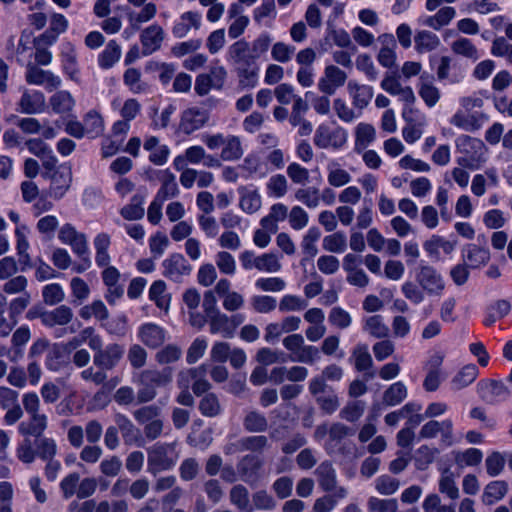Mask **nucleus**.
Masks as SVG:
<instances>
[{"instance_id": "7ed1b4c3", "label": "nucleus", "mask_w": 512, "mask_h": 512, "mask_svg": "<svg viewBox=\"0 0 512 512\" xmlns=\"http://www.w3.org/2000/svg\"><path fill=\"white\" fill-rule=\"evenodd\" d=\"M179 459L177 443L157 442L147 449V471L152 475L171 470Z\"/></svg>"}, {"instance_id": "69168bd1", "label": "nucleus", "mask_w": 512, "mask_h": 512, "mask_svg": "<svg viewBox=\"0 0 512 512\" xmlns=\"http://www.w3.org/2000/svg\"><path fill=\"white\" fill-rule=\"evenodd\" d=\"M182 356V350L175 344H168L159 350L155 355V360L161 364L166 365L178 361Z\"/></svg>"}, {"instance_id": "f3484780", "label": "nucleus", "mask_w": 512, "mask_h": 512, "mask_svg": "<svg viewBox=\"0 0 512 512\" xmlns=\"http://www.w3.org/2000/svg\"><path fill=\"white\" fill-rule=\"evenodd\" d=\"M143 148L149 153L148 159L154 165L163 166L168 162L170 148L166 144H162L157 136H146Z\"/></svg>"}, {"instance_id": "4468645a", "label": "nucleus", "mask_w": 512, "mask_h": 512, "mask_svg": "<svg viewBox=\"0 0 512 512\" xmlns=\"http://www.w3.org/2000/svg\"><path fill=\"white\" fill-rule=\"evenodd\" d=\"M381 88L392 96H397L404 105L414 104L416 96L410 86H403L393 74H386L381 81Z\"/></svg>"}, {"instance_id": "72a5a7b5", "label": "nucleus", "mask_w": 512, "mask_h": 512, "mask_svg": "<svg viewBox=\"0 0 512 512\" xmlns=\"http://www.w3.org/2000/svg\"><path fill=\"white\" fill-rule=\"evenodd\" d=\"M262 466V461L258 456L247 454L237 463V471L240 478L248 482L252 479Z\"/></svg>"}, {"instance_id": "0eeeda50", "label": "nucleus", "mask_w": 512, "mask_h": 512, "mask_svg": "<svg viewBox=\"0 0 512 512\" xmlns=\"http://www.w3.org/2000/svg\"><path fill=\"white\" fill-rule=\"evenodd\" d=\"M121 273L113 265L102 268L101 279L106 287L105 299L114 305L124 295V286L121 283Z\"/></svg>"}, {"instance_id": "bf43d9fd", "label": "nucleus", "mask_w": 512, "mask_h": 512, "mask_svg": "<svg viewBox=\"0 0 512 512\" xmlns=\"http://www.w3.org/2000/svg\"><path fill=\"white\" fill-rule=\"evenodd\" d=\"M72 302L80 305L90 295V287L85 280L74 277L70 281Z\"/></svg>"}, {"instance_id": "e433bc0d", "label": "nucleus", "mask_w": 512, "mask_h": 512, "mask_svg": "<svg viewBox=\"0 0 512 512\" xmlns=\"http://www.w3.org/2000/svg\"><path fill=\"white\" fill-rule=\"evenodd\" d=\"M363 331L374 338L384 339L389 335V327L381 315H372L363 319Z\"/></svg>"}, {"instance_id": "2f4dec72", "label": "nucleus", "mask_w": 512, "mask_h": 512, "mask_svg": "<svg viewBox=\"0 0 512 512\" xmlns=\"http://www.w3.org/2000/svg\"><path fill=\"white\" fill-rule=\"evenodd\" d=\"M478 374L479 370L475 364L465 365L451 379V388L455 391H459L468 387L476 380Z\"/></svg>"}, {"instance_id": "680f3d73", "label": "nucleus", "mask_w": 512, "mask_h": 512, "mask_svg": "<svg viewBox=\"0 0 512 512\" xmlns=\"http://www.w3.org/2000/svg\"><path fill=\"white\" fill-rule=\"evenodd\" d=\"M231 504L236 506L240 510H247L250 505L249 491L241 485H235L231 488L229 493Z\"/></svg>"}, {"instance_id": "20e7f679", "label": "nucleus", "mask_w": 512, "mask_h": 512, "mask_svg": "<svg viewBox=\"0 0 512 512\" xmlns=\"http://www.w3.org/2000/svg\"><path fill=\"white\" fill-rule=\"evenodd\" d=\"M314 144L320 149L341 150L348 141V131L338 125L320 124L313 137Z\"/></svg>"}, {"instance_id": "6e6d98bb", "label": "nucleus", "mask_w": 512, "mask_h": 512, "mask_svg": "<svg viewBox=\"0 0 512 512\" xmlns=\"http://www.w3.org/2000/svg\"><path fill=\"white\" fill-rule=\"evenodd\" d=\"M321 237V231L318 227H310L302 238L301 248L303 253L309 257H315L318 254L317 242Z\"/></svg>"}, {"instance_id": "864d4df0", "label": "nucleus", "mask_w": 512, "mask_h": 512, "mask_svg": "<svg viewBox=\"0 0 512 512\" xmlns=\"http://www.w3.org/2000/svg\"><path fill=\"white\" fill-rule=\"evenodd\" d=\"M351 360L358 371H365L372 367L373 360L366 344H357L352 351Z\"/></svg>"}, {"instance_id": "0e129e2a", "label": "nucleus", "mask_w": 512, "mask_h": 512, "mask_svg": "<svg viewBox=\"0 0 512 512\" xmlns=\"http://www.w3.org/2000/svg\"><path fill=\"white\" fill-rule=\"evenodd\" d=\"M281 269L278 255L275 253H264L257 257V270L266 273H276Z\"/></svg>"}, {"instance_id": "c03bdc74", "label": "nucleus", "mask_w": 512, "mask_h": 512, "mask_svg": "<svg viewBox=\"0 0 512 512\" xmlns=\"http://www.w3.org/2000/svg\"><path fill=\"white\" fill-rule=\"evenodd\" d=\"M327 181L332 187H342L351 181L350 173L336 161L327 165Z\"/></svg>"}, {"instance_id": "f8f14e48", "label": "nucleus", "mask_w": 512, "mask_h": 512, "mask_svg": "<svg viewBox=\"0 0 512 512\" xmlns=\"http://www.w3.org/2000/svg\"><path fill=\"white\" fill-rule=\"evenodd\" d=\"M139 38L142 45V54L148 56L160 49L165 38V32L158 23H153L141 31Z\"/></svg>"}, {"instance_id": "bb28decb", "label": "nucleus", "mask_w": 512, "mask_h": 512, "mask_svg": "<svg viewBox=\"0 0 512 512\" xmlns=\"http://www.w3.org/2000/svg\"><path fill=\"white\" fill-rule=\"evenodd\" d=\"M20 112L37 114L45 107L44 95L39 91H24L19 101Z\"/></svg>"}, {"instance_id": "a211bd4d", "label": "nucleus", "mask_w": 512, "mask_h": 512, "mask_svg": "<svg viewBox=\"0 0 512 512\" xmlns=\"http://www.w3.org/2000/svg\"><path fill=\"white\" fill-rule=\"evenodd\" d=\"M477 392L482 399L488 402L504 400L510 394L507 386L497 380H481L477 384Z\"/></svg>"}, {"instance_id": "b1692460", "label": "nucleus", "mask_w": 512, "mask_h": 512, "mask_svg": "<svg viewBox=\"0 0 512 512\" xmlns=\"http://www.w3.org/2000/svg\"><path fill=\"white\" fill-rule=\"evenodd\" d=\"M347 89L352 98L354 107L360 110L368 106L374 95L371 86L359 84L356 81H349Z\"/></svg>"}, {"instance_id": "393cba45", "label": "nucleus", "mask_w": 512, "mask_h": 512, "mask_svg": "<svg viewBox=\"0 0 512 512\" xmlns=\"http://www.w3.org/2000/svg\"><path fill=\"white\" fill-rule=\"evenodd\" d=\"M110 244L111 237L104 232L97 234L93 240L95 263L99 268L111 266V256L109 254Z\"/></svg>"}, {"instance_id": "a18cd8bd", "label": "nucleus", "mask_w": 512, "mask_h": 512, "mask_svg": "<svg viewBox=\"0 0 512 512\" xmlns=\"http://www.w3.org/2000/svg\"><path fill=\"white\" fill-rule=\"evenodd\" d=\"M408 395L406 385L402 381L391 384L383 394V402L387 406H396L403 402Z\"/></svg>"}, {"instance_id": "4be33fe9", "label": "nucleus", "mask_w": 512, "mask_h": 512, "mask_svg": "<svg viewBox=\"0 0 512 512\" xmlns=\"http://www.w3.org/2000/svg\"><path fill=\"white\" fill-rule=\"evenodd\" d=\"M124 355V347L119 344H111L105 350L99 351L94 356V363L103 369L115 367Z\"/></svg>"}, {"instance_id": "4d7b16f0", "label": "nucleus", "mask_w": 512, "mask_h": 512, "mask_svg": "<svg viewBox=\"0 0 512 512\" xmlns=\"http://www.w3.org/2000/svg\"><path fill=\"white\" fill-rule=\"evenodd\" d=\"M266 189L270 197L282 198L288 191V181L282 174L273 175L267 181Z\"/></svg>"}, {"instance_id": "aec40b11", "label": "nucleus", "mask_w": 512, "mask_h": 512, "mask_svg": "<svg viewBox=\"0 0 512 512\" xmlns=\"http://www.w3.org/2000/svg\"><path fill=\"white\" fill-rule=\"evenodd\" d=\"M418 94L427 107H434L441 98L440 89L434 84L433 77L427 73L421 74L417 84Z\"/></svg>"}, {"instance_id": "37998d69", "label": "nucleus", "mask_w": 512, "mask_h": 512, "mask_svg": "<svg viewBox=\"0 0 512 512\" xmlns=\"http://www.w3.org/2000/svg\"><path fill=\"white\" fill-rule=\"evenodd\" d=\"M319 485L324 491H332L337 484L336 471L330 462L321 463L316 469Z\"/></svg>"}, {"instance_id": "dca6fc26", "label": "nucleus", "mask_w": 512, "mask_h": 512, "mask_svg": "<svg viewBox=\"0 0 512 512\" xmlns=\"http://www.w3.org/2000/svg\"><path fill=\"white\" fill-rule=\"evenodd\" d=\"M209 120L207 110L199 107H190L181 114L180 129L185 134H191L202 128Z\"/></svg>"}, {"instance_id": "2eb2a0df", "label": "nucleus", "mask_w": 512, "mask_h": 512, "mask_svg": "<svg viewBox=\"0 0 512 512\" xmlns=\"http://www.w3.org/2000/svg\"><path fill=\"white\" fill-rule=\"evenodd\" d=\"M239 195L238 206L245 214H255L262 207V196L253 185H242L237 189Z\"/></svg>"}, {"instance_id": "cd10ccee", "label": "nucleus", "mask_w": 512, "mask_h": 512, "mask_svg": "<svg viewBox=\"0 0 512 512\" xmlns=\"http://www.w3.org/2000/svg\"><path fill=\"white\" fill-rule=\"evenodd\" d=\"M423 248L429 257L434 260H439L441 258L440 250L448 255L455 249V244L446 240L442 236L432 235L428 240L424 242Z\"/></svg>"}, {"instance_id": "f704fd0d", "label": "nucleus", "mask_w": 512, "mask_h": 512, "mask_svg": "<svg viewBox=\"0 0 512 512\" xmlns=\"http://www.w3.org/2000/svg\"><path fill=\"white\" fill-rule=\"evenodd\" d=\"M451 51L461 57H464L472 62H476L481 58V53L474 43L464 37H460L451 43Z\"/></svg>"}, {"instance_id": "412c9836", "label": "nucleus", "mask_w": 512, "mask_h": 512, "mask_svg": "<svg viewBox=\"0 0 512 512\" xmlns=\"http://www.w3.org/2000/svg\"><path fill=\"white\" fill-rule=\"evenodd\" d=\"M157 14V6L150 2L140 7L139 11L133 9L126 10V18L129 27L135 32L140 30L144 23L151 21Z\"/></svg>"}, {"instance_id": "f03ea898", "label": "nucleus", "mask_w": 512, "mask_h": 512, "mask_svg": "<svg viewBox=\"0 0 512 512\" xmlns=\"http://www.w3.org/2000/svg\"><path fill=\"white\" fill-rule=\"evenodd\" d=\"M455 145L462 154L457 159L460 166L477 170L487 161L488 149L482 140L469 135H460L455 140Z\"/></svg>"}, {"instance_id": "c85d7f7f", "label": "nucleus", "mask_w": 512, "mask_h": 512, "mask_svg": "<svg viewBox=\"0 0 512 512\" xmlns=\"http://www.w3.org/2000/svg\"><path fill=\"white\" fill-rule=\"evenodd\" d=\"M173 370L166 367L162 370L147 369L139 374L140 383H150L155 388L168 385L172 381Z\"/></svg>"}, {"instance_id": "3c124183", "label": "nucleus", "mask_w": 512, "mask_h": 512, "mask_svg": "<svg viewBox=\"0 0 512 512\" xmlns=\"http://www.w3.org/2000/svg\"><path fill=\"white\" fill-rule=\"evenodd\" d=\"M439 491L451 500H456L460 496L455 476L449 469H445L440 476Z\"/></svg>"}, {"instance_id": "338daca9", "label": "nucleus", "mask_w": 512, "mask_h": 512, "mask_svg": "<svg viewBox=\"0 0 512 512\" xmlns=\"http://www.w3.org/2000/svg\"><path fill=\"white\" fill-rule=\"evenodd\" d=\"M315 401L320 409L328 415L333 414L340 406L338 395L333 390H329L327 393L317 396Z\"/></svg>"}, {"instance_id": "f257e3e1", "label": "nucleus", "mask_w": 512, "mask_h": 512, "mask_svg": "<svg viewBox=\"0 0 512 512\" xmlns=\"http://www.w3.org/2000/svg\"><path fill=\"white\" fill-rule=\"evenodd\" d=\"M66 245L78 257V261L73 262L72 258L66 253V268L70 267L74 273L87 271L92 262L86 235L77 231L75 227L66 224Z\"/></svg>"}, {"instance_id": "09e8293b", "label": "nucleus", "mask_w": 512, "mask_h": 512, "mask_svg": "<svg viewBox=\"0 0 512 512\" xmlns=\"http://www.w3.org/2000/svg\"><path fill=\"white\" fill-rule=\"evenodd\" d=\"M166 292V284L162 280L152 283L149 289V299L153 301L159 309L168 311L170 297Z\"/></svg>"}, {"instance_id": "603ef678", "label": "nucleus", "mask_w": 512, "mask_h": 512, "mask_svg": "<svg viewBox=\"0 0 512 512\" xmlns=\"http://www.w3.org/2000/svg\"><path fill=\"white\" fill-rule=\"evenodd\" d=\"M295 199L310 209H315L320 204V191L318 188L309 186L296 190Z\"/></svg>"}, {"instance_id": "49530a36", "label": "nucleus", "mask_w": 512, "mask_h": 512, "mask_svg": "<svg viewBox=\"0 0 512 512\" xmlns=\"http://www.w3.org/2000/svg\"><path fill=\"white\" fill-rule=\"evenodd\" d=\"M123 82L133 94H141L147 91V84L142 81L141 71L131 67L125 70Z\"/></svg>"}, {"instance_id": "8fccbe9b", "label": "nucleus", "mask_w": 512, "mask_h": 512, "mask_svg": "<svg viewBox=\"0 0 512 512\" xmlns=\"http://www.w3.org/2000/svg\"><path fill=\"white\" fill-rule=\"evenodd\" d=\"M322 247L330 253H343L347 249V237L342 231L334 232L323 238Z\"/></svg>"}, {"instance_id": "13d9d810", "label": "nucleus", "mask_w": 512, "mask_h": 512, "mask_svg": "<svg viewBox=\"0 0 512 512\" xmlns=\"http://www.w3.org/2000/svg\"><path fill=\"white\" fill-rule=\"evenodd\" d=\"M451 59L448 56H442L436 71L439 81L447 82L448 84L460 83L463 79L462 74H450Z\"/></svg>"}, {"instance_id": "5fc2aeb1", "label": "nucleus", "mask_w": 512, "mask_h": 512, "mask_svg": "<svg viewBox=\"0 0 512 512\" xmlns=\"http://www.w3.org/2000/svg\"><path fill=\"white\" fill-rule=\"evenodd\" d=\"M482 458L483 453L477 448H468L454 453L455 463L462 468L465 466H476L481 463Z\"/></svg>"}, {"instance_id": "c9c22d12", "label": "nucleus", "mask_w": 512, "mask_h": 512, "mask_svg": "<svg viewBox=\"0 0 512 512\" xmlns=\"http://www.w3.org/2000/svg\"><path fill=\"white\" fill-rule=\"evenodd\" d=\"M146 199L145 193H137L132 198L129 204L121 208V216L129 221L139 220L144 214V203Z\"/></svg>"}, {"instance_id": "39448f33", "label": "nucleus", "mask_w": 512, "mask_h": 512, "mask_svg": "<svg viewBox=\"0 0 512 512\" xmlns=\"http://www.w3.org/2000/svg\"><path fill=\"white\" fill-rule=\"evenodd\" d=\"M416 281L429 296H441L446 286L442 274L430 265L419 266L416 273Z\"/></svg>"}, {"instance_id": "9b49d317", "label": "nucleus", "mask_w": 512, "mask_h": 512, "mask_svg": "<svg viewBox=\"0 0 512 512\" xmlns=\"http://www.w3.org/2000/svg\"><path fill=\"white\" fill-rule=\"evenodd\" d=\"M163 276L174 281L180 282L184 276L191 272V266L182 254L174 253L162 262Z\"/></svg>"}, {"instance_id": "79ce46f5", "label": "nucleus", "mask_w": 512, "mask_h": 512, "mask_svg": "<svg viewBox=\"0 0 512 512\" xmlns=\"http://www.w3.org/2000/svg\"><path fill=\"white\" fill-rule=\"evenodd\" d=\"M507 491L508 485L505 481H492L486 485L482 495V501L486 505H492L501 500L506 495Z\"/></svg>"}, {"instance_id": "7c9ffc66", "label": "nucleus", "mask_w": 512, "mask_h": 512, "mask_svg": "<svg viewBox=\"0 0 512 512\" xmlns=\"http://www.w3.org/2000/svg\"><path fill=\"white\" fill-rule=\"evenodd\" d=\"M122 48L115 40H110L103 51L98 55L97 62L101 69H110L119 62Z\"/></svg>"}, {"instance_id": "6ab92c4d", "label": "nucleus", "mask_w": 512, "mask_h": 512, "mask_svg": "<svg viewBox=\"0 0 512 512\" xmlns=\"http://www.w3.org/2000/svg\"><path fill=\"white\" fill-rule=\"evenodd\" d=\"M202 25V15L196 11L182 13L174 22L172 34L176 38L186 37L191 30H199Z\"/></svg>"}, {"instance_id": "473e14b6", "label": "nucleus", "mask_w": 512, "mask_h": 512, "mask_svg": "<svg viewBox=\"0 0 512 512\" xmlns=\"http://www.w3.org/2000/svg\"><path fill=\"white\" fill-rule=\"evenodd\" d=\"M456 16L455 8L451 6L442 7L436 14L427 16L422 20V24L436 31L447 26Z\"/></svg>"}, {"instance_id": "a878e982", "label": "nucleus", "mask_w": 512, "mask_h": 512, "mask_svg": "<svg viewBox=\"0 0 512 512\" xmlns=\"http://www.w3.org/2000/svg\"><path fill=\"white\" fill-rule=\"evenodd\" d=\"M376 140V129L372 124L360 122L355 127L354 151L363 152Z\"/></svg>"}, {"instance_id": "ddd939ff", "label": "nucleus", "mask_w": 512, "mask_h": 512, "mask_svg": "<svg viewBox=\"0 0 512 512\" xmlns=\"http://www.w3.org/2000/svg\"><path fill=\"white\" fill-rule=\"evenodd\" d=\"M25 79L29 84L44 85L52 91L61 85V79L50 71L39 68L35 63L29 62L26 66Z\"/></svg>"}, {"instance_id": "9d476101", "label": "nucleus", "mask_w": 512, "mask_h": 512, "mask_svg": "<svg viewBox=\"0 0 512 512\" xmlns=\"http://www.w3.org/2000/svg\"><path fill=\"white\" fill-rule=\"evenodd\" d=\"M137 338L146 347L155 349L166 341L167 331L156 323L146 322L138 327Z\"/></svg>"}, {"instance_id": "6e6552de", "label": "nucleus", "mask_w": 512, "mask_h": 512, "mask_svg": "<svg viewBox=\"0 0 512 512\" xmlns=\"http://www.w3.org/2000/svg\"><path fill=\"white\" fill-rule=\"evenodd\" d=\"M347 80V74L338 66L330 64L324 69L323 75L319 78L317 87L325 95H333Z\"/></svg>"}, {"instance_id": "58836bf2", "label": "nucleus", "mask_w": 512, "mask_h": 512, "mask_svg": "<svg viewBox=\"0 0 512 512\" xmlns=\"http://www.w3.org/2000/svg\"><path fill=\"white\" fill-rule=\"evenodd\" d=\"M464 257L471 268H479L490 259L489 250L475 244H468L464 248Z\"/></svg>"}, {"instance_id": "1a4fd4ad", "label": "nucleus", "mask_w": 512, "mask_h": 512, "mask_svg": "<svg viewBox=\"0 0 512 512\" xmlns=\"http://www.w3.org/2000/svg\"><path fill=\"white\" fill-rule=\"evenodd\" d=\"M487 121L488 116L483 112L470 113L460 108L449 119L451 125L465 132L478 131Z\"/></svg>"}, {"instance_id": "a19ab883", "label": "nucleus", "mask_w": 512, "mask_h": 512, "mask_svg": "<svg viewBox=\"0 0 512 512\" xmlns=\"http://www.w3.org/2000/svg\"><path fill=\"white\" fill-rule=\"evenodd\" d=\"M415 50L418 53H426L433 51L440 45L439 37L428 30H420L414 37Z\"/></svg>"}, {"instance_id": "de8ad7c7", "label": "nucleus", "mask_w": 512, "mask_h": 512, "mask_svg": "<svg viewBox=\"0 0 512 512\" xmlns=\"http://www.w3.org/2000/svg\"><path fill=\"white\" fill-rule=\"evenodd\" d=\"M179 193L178 185L174 174L165 170L162 177V185L158 190L155 198L165 202L169 198L177 196Z\"/></svg>"}, {"instance_id": "423d86ee", "label": "nucleus", "mask_w": 512, "mask_h": 512, "mask_svg": "<svg viewBox=\"0 0 512 512\" xmlns=\"http://www.w3.org/2000/svg\"><path fill=\"white\" fill-rule=\"evenodd\" d=\"M438 434L441 435V442L446 446H452L455 442L453 432V422L451 419L443 421L430 420L425 423L420 431V439H433Z\"/></svg>"}, {"instance_id": "ea45409f", "label": "nucleus", "mask_w": 512, "mask_h": 512, "mask_svg": "<svg viewBox=\"0 0 512 512\" xmlns=\"http://www.w3.org/2000/svg\"><path fill=\"white\" fill-rule=\"evenodd\" d=\"M207 319L212 334H220L224 338L233 337V325L230 324L228 315L219 312Z\"/></svg>"}, {"instance_id": "052dcab7", "label": "nucleus", "mask_w": 512, "mask_h": 512, "mask_svg": "<svg viewBox=\"0 0 512 512\" xmlns=\"http://www.w3.org/2000/svg\"><path fill=\"white\" fill-rule=\"evenodd\" d=\"M330 324L338 329H347L352 324V316L342 307H333L328 315Z\"/></svg>"}, {"instance_id": "e2e57ef3", "label": "nucleus", "mask_w": 512, "mask_h": 512, "mask_svg": "<svg viewBox=\"0 0 512 512\" xmlns=\"http://www.w3.org/2000/svg\"><path fill=\"white\" fill-rule=\"evenodd\" d=\"M243 425L249 432H263L267 429L268 422L263 414L251 411L245 416Z\"/></svg>"}, {"instance_id": "774afa93", "label": "nucleus", "mask_w": 512, "mask_h": 512, "mask_svg": "<svg viewBox=\"0 0 512 512\" xmlns=\"http://www.w3.org/2000/svg\"><path fill=\"white\" fill-rule=\"evenodd\" d=\"M369 511L371 512H397L398 503L396 499H380L370 497L367 502Z\"/></svg>"}, {"instance_id": "5701e85b", "label": "nucleus", "mask_w": 512, "mask_h": 512, "mask_svg": "<svg viewBox=\"0 0 512 512\" xmlns=\"http://www.w3.org/2000/svg\"><path fill=\"white\" fill-rule=\"evenodd\" d=\"M64 30V18L62 14H50V27L43 34L34 38V41L43 46L54 44L61 32Z\"/></svg>"}, {"instance_id": "c756f323", "label": "nucleus", "mask_w": 512, "mask_h": 512, "mask_svg": "<svg viewBox=\"0 0 512 512\" xmlns=\"http://www.w3.org/2000/svg\"><path fill=\"white\" fill-rule=\"evenodd\" d=\"M29 420L22 421L18 426V431L23 436L39 437L47 427V418L44 414H29Z\"/></svg>"}, {"instance_id": "4c0bfd02", "label": "nucleus", "mask_w": 512, "mask_h": 512, "mask_svg": "<svg viewBox=\"0 0 512 512\" xmlns=\"http://www.w3.org/2000/svg\"><path fill=\"white\" fill-rule=\"evenodd\" d=\"M244 154V149L239 136L226 135L225 144L221 150V159L223 161H237Z\"/></svg>"}]
</instances>
